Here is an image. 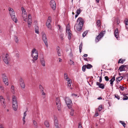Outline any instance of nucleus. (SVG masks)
I'll return each instance as SVG.
<instances>
[{
  "instance_id": "obj_1",
  "label": "nucleus",
  "mask_w": 128,
  "mask_h": 128,
  "mask_svg": "<svg viewBox=\"0 0 128 128\" xmlns=\"http://www.w3.org/2000/svg\"><path fill=\"white\" fill-rule=\"evenodd\" d=\"M36 50L35 48H33L31 56L33 59L32 60L33 63L35 62L34 61L36 60L38 58V51L36 52Z\"/></svg>"
},
{
  "instance_id": "obj_2",
  "label": "nucleus",
  "mask_w": 128,
  "mask_h": 128,
  "mask_svg": "<svg viewBox=\"0 0 128 128\" xmlns=\"http://www.w3.org/2000/svg\"><path fill=\"white\" fill-rule=\"evenodd\" d=\"M12 103L13 109L15 111H16L18 108V102L15 96H13L12 97Z\"/></svg>"
},
{
  "instance_id": "obj_3",
  "label": "nucleus",
  "mask_w": 128,
  "mask_h": 128,
  "mask_svg": "<svg viewBox=\"0 0 128 128\" xmlns=\"http://www.w3.org/2000/svg\"><path fill=\"white\" fill-rule=\"evenodd\" d=\"M65 100L66 104L68 108L69 109L71 108L72 104L71 100L70 99L69 97H66Z\"/></svg>"
},
{
  "instance_id": "obj_4",
  "label": "nucleus",
  "mask_w": 128,
  "mask_h": 128,
  "mask_svg": "<svg viewBox=\"0 0 128 128\" xmlns=\"http://www.w3.org/2000/svg\"><path fill=\"white\" fill-rule=\"evenodd\" d=\"M56 103L58 110L59 111H60L61 105L59 98H56Z\"/></svg>"
},
{
  "instance_id": "obj_5",
  "label": "nucleus",
  "mask_w": 128,
  "mask_h": 128,
  "mask_svg": "<svg viewBox=\"0 0 128 128\" xmlns=\"http://www.w3.org/2000/svg\"><path fill=\"white\" fill-rule=\"evenodd\" d=\"M84 23V21L79 22L78 24L77 25L78 26L76 28L77 30L78 31H80L82 30Z\"/></svg>"
},
{
  "instance_id": "obj_6",
  "label": "nucleus",
  "mask_w": 128,
  "mask_h": 128,
  "mask_svg": "<svg viewBox=\"0 0 128 128\" xmlns=\"http://www.w3.org/2000/svg\"><path fill=\"white\" fill-rule=\"evenodd\" d=\"M2 78L3 82L6 85L8 86V78L6 76L5 74H2Z\"/></svg>"
},
{
  "instance_id": "obj_7",
  "label": "nucleus",
  "mask_w": 128,
  "mask_h": 128,
  "mask_svg": "<svg viewBox=\"0 0 128 128\" xmlns=\"http://www.w3.org/2000/svg\"><path fill=\"white\" fill-rule=\"evenodd\" d=\"M42 39L45 45H46L47 47H48V40L46 38V34H43L42 36Z\"/></svg>"
},
{
  "instance_id": "obj_8",
  "label": "nucleus",
  "mask_w": 128,
  "mask_h": 128,
  "mask_svg": "<svg viewBox=\"0 0 128 128\" xmlns=\"http://www.w3.org/2000/svg\"><path fill=\"white\" fill-rule=\"evenodd\" d=\"M50 7L53 10H55L56 8V4L54 0H51L50 2Z\"/></svg>"
},
{
  "instance_id": "obj_9",
  "label": "nucleus",
  "mask_w": 128,
  "mask_h": 128,
  "mask_svg": "<svg viewBox=\"0 0 128 128\" xmlns=\"http://www.w3.org/2000/svg\"><path fill=\"white\" fill-rule=\"evenodd\" d=\"M96 84V85L98 86L99 88L102 89H103L104 88L105 85L104 84L100 83L98 82H97Z\"/></svg>"
},
{
  "instance_id": "obj_10",
  "label": "nucleus",
  "mask_w": 128,
  "mask_h": 128,
  "mask_svg": "<svg viewBox=\"0 0 128 128\" xmlns=\"http://www.w3.org/2000/svg\"><path fill=\"white\" fill-rule=\"evenodd\" d=\"M20 86L22 88H24L25 87V85L24 82L22 78L20 80Z\"/></svg>"
},
{
  "instance_id": "obj_11",
  "label": "nucleus",
  "mask_w": 128,
  "mask_h": 128,
  "mask_svg": "<svg viewBox=\"0 0 128 128\" xmlns=\"http://www.w3.org/2000/svg\"><path fill=\"white\" fill-rule=\"evenodd\" d=\"M54 125L56 127V128H59V127L58 126V120L57 119L56 117H54Z\"/></svg>"
},
{
  "instance_id": "obj_12",
  "label": "nucleus",
  "mask_w": 128,
  "mask_h": 128,
  "mask_svg": "<svg viewBox=\"0 0 128 128\" xmlns=\"http://www.w3.org/2000/svg\"><path fill=\"white\" fill-rule=\"evenodd\" d=\"M114 35L118 39V29L116 28L114 32Z\"/></svg>"
},
{
  "instance_id": "obj_13",
  "label": "nucleus",
  "mask_w": 128,
  "mask_h": 128,
  "mask_svg": "<svg viewBox=\"0 0 128 128\" xmlns=\"http://www.w3.org/2000/svg\"><path fill=\"white\" fill-rule=\"evenodd\" d=\"M40 62L41 64L44 66H45V62L43 58H42L40 59Z\"/></svg>"
},
{
  "instance_id": "obj_14",
  "label": "nucleus",
  "mask_w": 128,
  "mask_h": 128,
  "mask_svg": "<svg viewBox=\"0 0 128 128\" xmlns=\"http://www.w3.org/2000/svg\"><path fill=\"white\" fill-rule=\"evenodd\" d=\"M118 70H120V72H122L123 71H125L124 67V65H121L119 68Z\"/></svg>"
},
{
  "instance_id": "obj_15",
  "label": "nucleus",
  "mask_w": 128,
  "mask_h": 128,
  "mask_svg": "<svg viewBox=\"0 0 128 128\" xmlns=\"http://www.w3.org/2000/svg\"><path fill=\"white\" fill-rule=\"evenodd\" d=\"M8 59H9L8 58L5 57L3 59V61L4 62L7 64H8V62L9 60Z\"/></svg>"
},
{
  "instance_id": "obj_16",
  "label": "nucleus",
  "mask_w": 128,
  "mask_h": 128,
  "mask_svg": "<svg viewBox=\"0 0 128 128\" xmlns=\"http://www.w3.org/2000/svg\"><path fill=\"white\" fill-rule=\"evenodd\" d=\"M11 17L13 21L14 22L16 23L17 22L18 20L17 18H16L15 15L12 16Z\"/></svg>"
},
{
  "instance_id": "obj_17",
  "label": "nucleus",
  "mask_w": 128,
  "mask_h": 128,
  "mask_svg": "<svg viewBox=\"0 0 128 128\" xmlns=\"http://www.w3.org/2000/svg\"><path fill=\"white\" fill-rule=\"evenodd\" d=\"M56 50H57L58 56H60L61 54L60 52V51H59V50H60V48L59 46H57L56 48Z\"/></svg>"
},
{
  "instance_id": "obj_18",
  "label": "nucleus",
  "mask_w": 128,
  "mask_h": 128,
  "mask_svg": "<svg viewBox=\"0 0 128 128\" xmlns=\"http://www.w3.org/2000/svg\"><path fill=\"white\" fill-rule=\"evenodd\" d=\"M34 28L35 33L37 34H38L39 33L38 27L37 26H35Z\"/></svg>"
},
{
  "instance_id": "obj_19",
  "label": "nucleus",
  "mask_w": 128,
  "mask_h": 128,
  "mask_svg": "<svg viewBox=\"0 0 128 128\" xmlns=\"http://www.w3.org/2000/svg\"><path fill=\"white\" fill-rule=\"evenodd\" d=\"M46 26L48 29L51 30L52 28V26L50 24V23H46Z\"/></svg>"
},
{
  "instance_id": "obj_20",
  "label": "nucleus",
  "mask_w": 128,
  "mask_h": 128,
  "mask_svg": "<svg viewBox=\"0 0 128 128\" xmlns=\"http://www.w3.org/2000/svg\"><path fill=\"white\" fill-rule=\"evenodd\" d=\"M105 31H104L103 32H105ZM105 33H103L102 32H101L100 34H99L98 35L99 37H100V38H102L104 36V34Z\"/></svg>"
},
{
  "instance_id": "obj_21",
  "label": "nucleus",
  "mask_w": 128,
  "mask_h": 128,
  "mask_svg": "<svg viewBox=\"0 0 128 128\" xmlns=\"http://www.w3.org/2000/svg\"><path fill=\"white\" fill-rule=\"evenodd\" d=\"M101 38H100V37H99V36H97L95 39V41L96 42H97L99 41L101 39Z\"/></svg>"
},
{
  "instance_id": "obj_22",
  "label": "nucleus",
  "mask_w": 128,
  "mask_h": 128,
  "mask_svg": "<svg viewBox=\"0 0 128 128\" xmlns=\"http://www.w3.org/2000/svg\"><path fill=\"white\" fill-rule=\"evenodd\" d=\"M86 66L87 69H90L92 67V66L90 64H88L86 65Z\"/></svg>"
},
{
  "instance_id": "obj_23",
  "label": "nucleus",
  "mask_w": 128,
  "mask_h": 128,
  "mask_svg": "<svg viewBox=\"0 0 128 128\" xmlns=\"http://www.w3.org/2000/svg\"><path fill=\"white\" fill-rule=\"evenodd\" d=\"M44 125L47 127H48L49 126V124L48 122L45 121L44 122Z\"/></svg>"
},
{
  "instance_id": "obj_24",
  "label": "nucleus",
  "mask_w": 128,
  "mask_h": 128,
  "mask_svg": "<svg viewBox=\"0 0 128 128\" xmlns=\"http://www.w3.org/2000/svg\"><path fill=\"white\" fill-rule=\"evenodd\" d=\"M0 101L2 105V106H4L5 105V100L4 99L0 100Z\"/></svg>"
},
{
  "instance_id": "obj_25",
  "label": "nucleus",
  "mask_w": 128,
  "mask_h": 128,
  "mask_svg": "<svg viewBox=\"0 0 128 128\" xmlns=\"http://www.w3.org/2000/svg\"><path fill=\"white\" fill-rule=\"evenodd\" d=\"M51 22V18L50 16H49L46 22V23H50Z\"/></svg>"
},
{
  "instance_id": "obj_26",
  "label": "nucleus",
  "mask_w": 128,
  "mask_h": 128,
  "mask_svg": "<svg viewBox=\"0 0 128 128\" xmlns=\"http://www.w3.org/2000/svg\"><path fill=\"white\" fill-rule=\"evenodd\" d=\"M100 20H98L96 22L97 26L98 27H99L100 25Z\"/></svg>"
},
{
  "instance_id": "obj_27",
  "label": "nucleus",
  "mask_w": 128,
  "mask_h": 128,
  "mask_svg": "<svg viewBox=\"0 0 128 128\" xmlns=\"http://www.w3.org/2000/svg\"><path fill=\"white\" fill-rule=\"evenodd\" d=\"M39 88L40 89V90L41 92H44V88L40 84L39 86Z\"/></svg>"
},
{
  "instance_id": "obj_28",
  "label": "nucleus",
  "mask_w": 128,
  "mask_h": 128,
  "mask_svg": "<svg viewBox=\"0 0 128 128\" xmlns=\"http://www.w3.org/2000/svg\"><path fill=\"white\" fill-rule=\"evenodd\" d=\"M70 80H68V86L69 87L71 86V81H70Z\"/></svg>"
},
{
  "instance_id": "obj_29",
  "label": "nucleus",
  "mask_w": 128,
  "mask_h": 128,
  "mask_svg": "<svg viewBox=\"0 0 128 128\" xmlns=\"http://www.w3.org/2000/svg\"><path fill=\"white\" fill-rule=\"evenodd\" d=\"M120 122L121 124L124 127H126V124L124 122L120 121Z\"/></svg>"
},
{
  "instance_id": "obj_30",
  "label": "nucleus",
  "mask_w": 128,
  "mask_h": 128,
  "mask_svg": "<svg viewBox=\"0 0 128 128\" xmlns=\"http://www.w3.org/2000/svg\"><path fill=\"white\" fill-rule=\"evenodd\" d=\"M118 64L119 63H121L122 64H123V60L121 58L119 59L118 61Z\"/></svg>"
},
{
  "instance_id": "obj_31",
  "label": "nucleus",
  "mask_w": 128,
  "mask_h": 128,
  "mask_svg": "<svg viewBox=\"0 0 128 128\" xmlns=\"http://www.w3.org/2000/svg\"><path fill=\"white\" fill-rule=\"evenodd\" d=\"M14 40L15 42L16 43H18V37L16 36H14Z\"/></svg>"
},
{
  "instance_id": "obj_32",
  "label": "nucleus",
  "mask_w": 128,
  "mask_h": 128,
  "mask_svg": "<svg viewBox=\"0 0 128 128\" xmlns=\"http://www.w3.org/2000/svg\"><path fill=\"white\" fill-rule=\"evenodd\" d=\"M83 21H84L82 20V18L80 17L78 18L77 21V22H80Z\"/></svg>"
},
{
  "instance_id": "obj_33",
  "label": "nucleus",
  "mask_w": 128,
  "mask_h": 128,
  "mask_svg": "<svg viewBox=\"0 0 128 128\" xmlns=\"http://www.w3.org/2000/svg\"><path fill=\"white\" fill-rule=\"evenodd\" d=\"M125 23L126 25V28L128 30V20L125 21Z\"/></svg>"
},
{
  "instance_id": "obj_34",
  "label": "nucleus",
  "mask_w": 128,
  "mask_h": 128,
  "mask_svg": "<svg viewBox=\"0 0 128 128\" xmlns=\"http://www.w3.org/2000/svg\"><path fill=\"white\" fill-rule=\"evenodd\" d=\"M102 108V105L99 106L98 108V110L99 112L100 111Z\"/></svg>"
},
{
  "instance_id": "obj_35",
  "label": "nucleus",
  "mask_w": 128,
  "mask_h": 128,
  "mask_svg": "<svg viewBox=\"0 0 128 128\" xmlns=\"http://www.w3.org/2000/svg\"><path fill=\"white\" fill-rule=\"evenodd\" d=\"M86 65H84L82 67V70L84 72L86 69Z\"/></svg>"
},
{
  "instance_id": "obj_36",
  "label": "nucleus",
  "mask_w": 128,
  "mask_h": 128,
  "mask_svg": "<svg viewBox=\"0 0 128 128\" xmlns=\"http://www.w3.org/2000/svg\"><path fill=\"white\" fill-rule=\"evenodd\" d=\"M81 12V10L80 8L77 10L76 11V14H79Z\"/></svg>"
},
{
  "instance_id": "obj_37",
  "label": "nucleus",
  "mask_w": 128,
  "mask_h": 128,
  "mask_svg": "<svg viewBox=\"0 0 128 128\" xmlns=\"http://www.w3.org/2000/svg\"><path fill=\"white\" fill-rule=\"evenodd\" d=\"M70 65H74V62L72 60H70V62L69 63Z\"/></svg>"
},
{
  "instance_id": "obj_38",
  "label": "nucleus",
  "mask_w": 128,
  "mask_h": 128,
  "mask_svg": "<svg viewBox=\"0 0 128 128\" xmlns=\"http://www.w3.org/2000/svg\"><path fill=\"white\" fill-rule=\"evenodd\" d=\"M114 96L118 100H119L120 99V96L118 94H114Z\"/></svg>"
},
{
  "instance_id": "obj_39",
  "label": "nucleus",
  "mask_w": 128,
  "mask_h": 128,
  "mask_svg": "<svg viewBox=\"0 0 128 128\" xmlns=\"http://www.w3.org/2000/svg\"><path fill=\"white\" fill-rule=\"evenodd\" d=\"M114 81H113V80H112L111 79L110 80V84H111V86H113V82Z\"/></svg>"
},
{
  "instance_id": "obj_40",
  "label": "nucleus",
  "mask_w": 128,
  "mask_h": 128,
  "mask_svg": "<svg viewBox=\"0 0 128 128\" xmlns=\"http://www.w3.org/2000/svg\"><path fill=\"white\" fill-rule=\"evenodd\" d=\"M11 89L12 90V92L13 93H14L15 91L14 90V86H12L11 87Z\"/></svg>"
},
{
  "instance_id": "obj_41",
  "label": "nucleus",
  "mask_w": 128,
  "mask_h": 128,
  "mask_svg": "<svg viewBox=\"0 0 128 128\" xmlns=\"http://www.w3.org/2000/svg\"><path fill=\"white\" fill-rule=\"evenodd\" d=\"M70 30L69 24H68L66 27V31L67 32V30Z\"/></svg>"
},
{
  "instance_id": "obj_42",
  "label": "nucleus",
  "mask_w": 128,
  "mask_h": 128,
  "mask_svg": "<svg viewBox=\"0 0 128 128\" xmlns=\"http://www.w3.org/2000/svg\"><path fill=\"white\" fill-rule=\"evenodd\" d=\"M72 36V34L71 33L69 34H68V39L70 40L71 39V37Z\"/></svg>"
},
{
  "instance_id": "obj_43",
  "label": "nucleus",
  "mask_w": 128,
  "mask_h": 128,
  "mask_svg": "<svg viewBox=\"0 0 128 128\" xmlns=\"http://www.w3.org/2000/svg\"><path fill=\"white\" fill-rule=\"evenodd\" d=\"M88 32H86V31H85L82 34L83 37H84L87 34V33Z\"/></svg>"
},
{
  "instance_id": "obj_44",
  "label": "nucleus",
  "mask_w": 128,
  "mask_h": 128,
  "mask_svg": "<svg viewBox=\"0 0 128 128\" xmlns=\"http://www.w3.org/2000/svg\"><path fill=\"white\" fill-rule=\"evenodd\" d=\"M74 110L71 109V112H70V115L72 116H73V115L74 114Z\"/></svg>"
},
{
  "instance_id": "obj_45",
  "label": "nucleus",
  "mask_w": 128,
  "mask_h": 128,
  "mask_svg": "<svg viewBox=\"0 0 128 128\" xmlns=\"http://www.w3.org/2000/svg\"><path fill=\"white\" fill-rule=\"evenodd\" d=\"M104 78L105 80L106 81H109V78L107 76H106L104 77Z\"/></svg>"
},
{
  "instance_id": "obj_46",
  "label": "nucleus",
  "mask_w": 128,
  "mask_h": 128,
  "mask_svg": "<svg viewBox=\"0 0 128 128\" xmlns=\"http://www.w3.org/2000/svg\"><path fill=\"white\" fill-rule=\"evenodd\" d=\"M124 67L125 71H126L128 69V65H124Z\"/></svg>"
},
{
  "instance_id": "obj_47",
  "label": "nucleus",
  "mask_w": 128,
  "mask_h": 128,
  "mask_svg": "<svg viewBox=\"0 0 128 128\" xmlns=\"http://www.w3.org/2000/svg\"><path fill=\"white\" fill-rule=\"evenodd\" d=\"M128 97L127 96H124L122 99L123 100H128Z\"/></svg>"
},
{
  "instance_id": "obj_48",
  "label": "nucleus",
  "mask_w": 128,
  "mask_h": 128,
  "mask_svg": "<svg viewBox=\"0 0 128 128\" xmlns=\"http://www.w3.org/2000/svg\"><path fill=\"white\" fill-rule=\"evenodd\" d=\"M102 76H101L100 77V79L99 80V82L100 83L102 81Z\"/></svg>"
},
{
  "instance_id": "obj_49",
  "label": "nucleus",
  "mask_w": 128,
  "mask_h": 128,
  "mask_svg": "<svg viewBox=\"0 0 128 128\" xmlns=\"http://www.w3.org/2000/svg\"><path fill=\"white\" fill-rule=\"evenodd\" d=\"M118 78H119V80H118V81L120 82V81L123 78V77L122 76H120L118 77Z\"/></svg>"
},
{
  "instance_id": "obj_50",
  "label": "nucleus",
  "mask_w": 128,
  "mask_h": 128,
  "mask_svg": "<svg viewBox=\"0 0 128 128\" xmlns=\"http://www.w3.org/2000/svg\"><path fill=\"white\" fill-rule=\"evenodd\" d=\"M10 14L11 17H12V16L15 15L14 12V11H12V14L11 12L10 13Z\"/></svg>"
},
{
  "instance_id": "obj_51",
  "label": "nucleus",
  "mask_w": 128,
  "mask_h": 128,
  "mask_svg": "<svg viewBox=\"0 0 128 128\" xmlns=\"http://www.w3.org/2000/svg\"><path fill=\"white\" fill-rule=\"evenodd\" d=\"M33 123L34 126H37V123L34 120H33Z\"/></svg>"
},
{
  "instance_id": "obj_52",
  "label": "nucleus",
  "mask_w": 128,
  "mask_h": 128,
  "mask_svg": "<svg viewBox=\"0 0 128 128\" xmlns=\"http://www.w3.org/2000/svg\"><path fill=\"white\" fill-rule=\"evenodd\" d=\"M32 18V17L31 16V15L30 14H29L28 15V20H30Z\"/></svg>"
},
{
  "instance_id": "obj_53",
  "label": "nucleus",
  "mask_w": 128,
  "mask_h": 128,
  "mask_svg": "<svg viewBox=\"0 0 128 128\" xmlns=\"http://www.w3.org/2000/svg\"><path fill=\"white\" fill-rule=\"evenodd\" d=\"M63 36H64V34H61L60 35V39L61 40H63V39H64Z\"/></svg>"
},
{
  "instance_id": "obj_54",
  "label": "nucleus",
  "mask_w": 128,
  "mask_h": 128,
  "mask_svg": "<svg viewBox=\"0 0 128 128\" xmlns=\"http://www.w3.org/2000/svg\"><path fill=\"white\" fill-rule=\"evenodd\" d=\"M65 79L66 80L68 81V80H70V78L68 77V76L66 75L65 77H64Z\"/></svg>"
},
{
  "instance_id": "obj_55",
  "label": "nucleus",
  "mask_w": 128,
  "mask_h": 128,
  "mask_svg": "<svg viewBox=\"0 0 128 128\" xmlns=\"http://www.w3.org/2000/svg\"><path fill=\"white\" fill-rule=\"evenodd\" d=\"M119 88H120V89L121 90H124V88L122 86H120L119 87Z\"/></svg>"
},
{
  "instance_id": "obj_56",
  "label": "nucleus",
  "mask_w": 128,
  "mask_h": 128,
  "mask_svg": "<svg viewBox=\"0 0 128 128\" xmlns=\"http://www.w3.org/2000/svg\"><path fill=\"white\" fill-rule=\"evenodd\" d=\"M78 128H82V126L81 124V123L80 122L78 123Z\"/></svg>"
},
{
  "instance_id": "obj_57",
  "label": "nucleus",
  "mask_w": 128,
  "mask_h": 128,
  "mask_svg": "<svg viewBox=\"0 0 128 128\" xmlns=\"http://www.w3.org/2000/svg\"><path fill=\"white\" fill-rule=\"evenodd\" d=\"M82 42L80 44L79 46V49H82Z\"/></svg>"
},
{
  "instance_id": "obj_58",
  "label": "nucleus",
  "mask_w": 128,
  "mask_h": 128,
  "mask_svg": "<svg viewBox=\"0 0 128 128\" xmlns=\"http://www.w3.org/2000/svg\"><path fill=\"white\" fill-rule=\"evenodd\" d=\"M21 10H22V12H26V10H25V9L23 7H22L21 8Z\"/></svg>"
},
{
  "instance_id": "obj_59",
  "label": "nucleus",
  "mask_w": 128,
  "mask_h": 128,
  "mask_svg": "<svg viewBox=\"0 0 128 128\" xmlns=\"http://www.w3.org/2000/svg\"><path fill=\"white\" fill-rule=\"evenodd\" d=\"M9 10L10 11V13L11 12H12V11H14L12 8H10V9H9Z\"/></svg>"
},
{
  "instance_id": "obj_60",
  "label": "nucleus",
  "mask_w": 128,
  "mask_h": 128,
  "mask_svg": "<svg viewBox=\"0 0 128 128\" xmlns=\"http://www.w3.org/2000/svg\"><path fill=\"white\" fill-rule=\"evenodd\" d=\"M16 56L17 58H19V55L18 54L16 53Z\"/></svg>"
},
{
  "instance_id": "obj_61",
  "label": "nucleus",
  "mask_w": 128,
  "mask_h": 128,
  "mask_svg": "<svg viewBox=\"0 0 128 128\" xmlns=\"http://www.w3.org/2000/svg\"><path fill=\"white\" fill-rule=\"evenodd\" d=\"M88 59L90 61H92V58H90L88 57Z\"/></svg>"
},
{
  "instance_id": "obj_62",
  "label": "nucleus",
  "mask_w": 128,
  "mask_h": 128,
  "mask_svg": "<svg viewBox=\"0 0 128 128\" xmlns=\"http://www.w3.org/2000/svg\"><path fill=\"white\" fill-rule=\"evenodd\" d=\"M98 112H96L94 115V116L96 117L98 116Z\"/></svg>"
},
{
  "instance_id": "obj_63",
  "label": "nucleus",
  "mask_w": 128,
  "mask_h": 128,
  "mask_svg": "<svg viewBox=\"0 0 128 128\" xmlns=\"http://www.w3.org/2000/svg\"><path fill=\"white\" fill-rule=\"evenodd\" d=\"M26 111H25L24 113V116H26Z\"/></svg>"
},
{
  "instance_id": "obj_64",
  "label": "nucleus",
  "mask_w": 128,
  "mask_h": 128,
  "mask_svg": "<svg viewBox=\"0 0 128 128\" xmlns=\"http://www.w3.org/2000/svg\"><path fill=\"white\" fill-rule=\"evenodd\" d=\"M67 31L68 32V34L71 33V31L70 30H67Z\"/></svg>"
}]
</instances>
